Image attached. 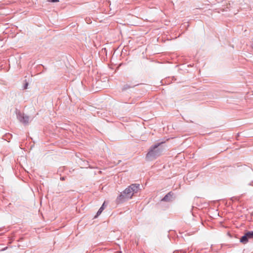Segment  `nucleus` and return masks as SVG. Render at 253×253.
<instances>
[{"mask_svg": "<svg viewBox=\"0 0 253 253\" xmlns=\"http://www.w3.org/2000/svg\"><path fill=\"white\" fill-rule=\"evenodd\" d=\"M163 143V142L158 143L150 147L146 156L147 160L152 161L162 154L163 151V148L161 146V145Z\"/></svg>", "mask_w": 253, "mask_h": 253, "instance_id": "1", "label": "nucleus"}, {"mask_svg": "<svg viewBox=\"0 0 253 253\" xmlns=\"http://www.w3.org/2000/svg\"><path fill=\"white\" fill-rule=\"evenodd\" d=\"M139 187V184H132L124 190L125 194H126L128 197L131 199L135 193L138 192Z\"/></svg>", "mask_w": 253, "mask_h": 253, "instance_id": "2", "label": "nucleus"}, {"mask_svg": "<svg viewBox=\"0 0 253 253\" xmlns=\"http://www.w3.org/2000/svg\"><path fill=\"white\" fill-rule=\"evenodd\" d=\"M129 199H130V198L128 197L126 194H125V191H123L117 198L116 203L117 204H121L128 200Z\"/></svg>", "mask_w": 253, "mask_h": 253, "instance_id": "3", "label": "nucleus"}, {"mask_svg": "<svg viewBox=\"0 0 253 253\" xmlns=\"http://www.w3.org/2000/svg\"><path fill=\"white\" fill-rule=\"evenodd\" d=\"M17 118L21 123L24 125H27L29 123V117L28 116L25 115L24 114L19 113L17 114Z\"/></svg>", "mask_w": 253, "mask_h": 253, "instance_id": "4", "label": "nucleus"}, {"mask_svg": "<svg viewBox=\"0 0 253 253\" xmlns=\"http://www.w3.org/2000/svg\"><path fill=\"white\" fill-rule=\"evenodd\" d=\"M249 239V238L248 236L247 235V233H246L245 235L241 238L240 242L245 244L248 242Z\"/></svg>", "mask_w": 253, "mask_h": 253, "instance_id": "5", "label": "nucleus"}, {"mask_svg": "<svg viewBox=\"0 0 253 253\" xmlns=\"http://www.w3.org/2000/svg\"><path fill=\"white\" fill-rule=\"evenodd\" d=\"M172 195L171 194V192H169L167 194L162 200L163 201L168 202L169 200V197H171Z\"/></svg>", "mask_w": 253, "mask_h": 253, "instance_id": "6", "label": "nucleus"}, {"mask_svg": "<svg viewBox=\"0 0 253 253\" xmlns=\"http://www.w3.org/2000/svg\"><path fill=\"white\" fill-rule=\"evenodd\" d=\"M138 85V84H134V85H129L128 84H126L124 85L123 87V90H126L131 87H133L136 85Z\"/></svg>", "mask_w": 253, "mask_h": 253, "instance_id": "7", "label": "nucleus"}, {"mask_svg": "<svg viewBox=\"0 0 253 253\" xmlns=\"http://www.w3.org/2000/svg\"><path fill=\"white\" fill-rule=\"evenodd\" d=\"M104 203L102 205V206L100 208V209L98 211L96 215L95 216V217L96 216H98L99 215H100L101 213V212H102V211L104 210Z\"/></svg>", "mask_w": 253, "mask_h": 253, "instance_id": "8", "label": "nucleus"}, {"mask_svg": "<svg viewBox=\"0 0 253 253\" xmlns=\"http://www.w3.org/2000/svg\"><path fill=\"white\" fill-rule=\"evenodd\" d=\"M247 235L248 236L249 239L253 238V231L247 232Z\"/></svg>", "mask_w": 253, "mask_h": 253, "instance_id": "9", "label": "nucleus"}, {"mask_svg": "<svg viewBox=\"0 0 253 253\" xmlns=\"http://www.w3.org/2000/svg\"><path fill=\"white\" fill-rule=\"evenodd\" d=\"M49 2H55L59 1V0H47Z\"/></svg>", "mask_w": 253, "mask_h": 253, "instance_id": "10", "label": "nucleus"}, {"mask_svg": "<svg viewBox=\"0 0 253 253\" xmlns=\"http://www.w3.org/2000/svg\"><path fill=\"white\" fill-rule=\"evenodd\" d=\"M28 85V83H26L24 85V89H26L27 88Z\"/></svg>", "mask_w": 253, "mask_h": 253, "instance_id": "11", "label": "nucleus"}, {"mask_svg": "<svg viewBox=\"0 0 253 253\" xmlns=\"http://www.w3.org/2000/svg\"><path fill=\"white\" fill-rule=\"evenodd\" d=\"M60 179L61 180H64L65 179V177H60Z\"/></svg>", "mask_w": 253, "mask_h": 253, "instance_id": "12", "label": "nucleus"}, {"mask_svg": "<svg viewBox=\"0 0 253 253\" xmlns=\"http://www.w3.org/2000/svg\"><path fill=\"white\" fill-rule=\"evenodd\" d=\"M7 247H6V248H5L3 249L2 250H1V251H4V250H6V249H7Z\"/></svg>", "mask_w": 253, "mask_h": 253, "instance_id": "13", "label": "nucleus"}]
</instances>
